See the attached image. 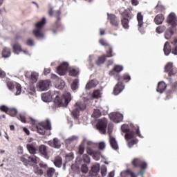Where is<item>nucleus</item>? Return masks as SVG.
I'll return each mask as SVG.
<instances>
[{
	"instance_id": "nucleus-1",
	"label": "nucleus",
	"mask_w": 177,
	"mask_h": 177,
	"mask_svg": "<svg viewBox=\"0 0 177 177\" xmlns=\"http://www.w3.org/2000/svg\"><path fill=\"white\" fill-rule=\"evenodd\" d=\"M53 98H55L54 103L57 107H67L68 103L71 102V94L68 92H65L62 96L60 97L59 92L54 91L53 94L47 92L44 93L41 96L43 102H50Z\"/></svg>"
},
{
	"instance_id": "nucleus-2",
	"label": "nucleus",
	"mask_w": 177,
	"mask_h": 177,
	"mask_svg": "<svg viewBox=\"0 0 177 177\" xmlns=\"http://www.w3.org/2000/svg\"><path fill=\"white\" fill-rule=\"evenodd\" d=\"M132 129H129V125L124 124L122 125L121 130L125 134L124 138L128 142L129 147H133L134 145L138 143V139L135 138V135H138L139 138H143L140 131H139V127L131 126Z\"/></svg>"
},
{
	"instance_id": "nucleus-3",
	"label": "nucleus",
	"mask_w": 177,
	"mask_h": 177,
	"mask_svg": "<svg viewBox=\"0 0 177 177\" xmlns=\"http://www.w3.org/2000/svg\"><path fill=\"white\" fill-rule=\"evenodd\" d=\"M168 26H170L169 28L165 32V38L166 39H169L174 34H175V31H176L177 27V17L174 12H171L167 17L166 20Z\"/></svg>"
},
{
	"instance_id": "nucleus-4",
	"label": "nucleus",
	"mask_w": 177,
	"mask_h": 177,
	"mask_svg": "<svg viewBox=\"0 0 177 177\" xmlns=\"http://www.w3.org/2000/svg\"><path fill=\"white\" fill-rule=\"evenodd\" d=\"M86 110V103L85 101H77L73 106L71 114L75 120H78L80 112Z\"/></svg>"
},
{
	"instance_id": "nucleus-5",
	"label": "nucleus",
	"mask_w": 177,
	"mask_h": 177,
	"mask_svg": "<svg viewBox=\"0 0 177 177\" xmlns=\"http://www.w3.org/2000/svg\"><path fill=\"white\" fill-rule=\"evenodd\" d=\"M48 15L51 17L54 15L55 17H56L57 19V21L54 24L53 28L52 29L53 32L54 34H56L57 30H59V28H62V24L59 22L61 20L60 15H62V12L60 11V10L54 11L53 8H50L48 10Z\"/></svg>"
},
{
	"instance_id": "nucleus-6",
	"label": "nucleus",
	"mask_w": 177,
	"mask_h": 177,
	"mask_svg": "<svg viewBox=\"0 0 177 177\" xmlns=\"http://www.w3.org/2000/svg\"><path fill=\"white\" fill-rule=\"evenodd\" d=\"M36 128L39 135H45L46 131H50L52 129V123H50L49 120H46V122L38 123Z\"/></svg>"
},
{
	"instance_id": "nucleus-7",
	"label": "nucleus",
	"mask_w": 177,
	"mask_h": 177,
	"mask_svg": "<svg viewBox=\"0 0 177 177\" xmlns=\"http://www.w3.org/2000/svg\"><path fill=\"white\" fill-rule=\"evenodd\" d=\"M46 24V18L43 17L40 21L35 24L36 30H33V34L36 38H44V32L42 30L44 26Z\"/></svg>"
},
{
	"instance_id": "nucleus-8",
	"label": "nucleus",
	"mask_w": 177,
	"mask_h": 177,
	"mask_svg": "<svg viewBox=\"0 0 177 177\" xmlns=\"http://www.w3.org/2000/svg\"><path fill=\"white\" fill-rule=\"evenodd\" d=\"M132 19L131 12L128 10H124L121 14V25L124 30H129V21Z\"/></svg>"
},
{
	"instance_id": "nucleus-9",
	"label": "nucleus",
	"mask_w": 177,
	"mask_h": 177,
	"mask_svg": "<svg viewBox=\"0 0 177 177\" xmlns=\"http://www.w3.org/2000/svg\"><path fill=\"white\" fill-rule=\"evenodd\" d=\"M134 168H140L141 171L139 172V175L143 176L145 175V169L147 168V163L140 158H134L131 162Z\"/></svg>"
},
{
	"instance_id": "nucleus-10",
	"label": "nucleus",
	"mask_w": 177,
	"mask_h": 177,
	"mask_svg": "<svg viewBox=\"0 0 177 177\" xmlns=\"http://www.w3.org/2000/svg\"><path fill=\"white\" fill-rule=\"evenodd\" d=\"M107 124L108 121L107 119H106L105 118L100 119L97 121V123L96 124L97 129H98L99 132L100 133H102V135H104V133H106V131L107 129Z\"/></svg>"
},
{
	"instance_id": "nucleus-11",
	"label": "nucleus",
	"mask_w": 177,
	"mask_h": 177,
	"mask_svg": "<svg viewBox=\"0 0 177 177\" xmlns=\"http://www.w3.org/2000/svg\"><path fill=\"white\" fill-rule=\"evenodd\" d=\"M21 161L24 162L25 165H28V162H33V164H37L39 161V158L32 156H30L28 155H23L20 158Z\"/></svg>"
},
{
	"instance_id": "nucleus-12",
	"label": "nucleus",
	"mask_w": 177,
	"mask_h": 177,
	"mask_svg": "<svg viewBox=\"0 0 177 177\" xmlns=\"http://www.w3.org/2000/svg\"><path fill=\"white\" fill-rule=\"evenodd\" d=\"M44 169H48V165L40 162L39 165L34 166L33 171L38 175H44Z\"/></svg>"
},
{
	"instance_id": "nucleus-13",
	"label": "nucleus",
	"mask_w": 177,
	"mask_h": 177,
	"mask_svg": "<svg viewBox=\"0 0 177 177\" xmlns=\"http://www.w3.org/2000/svg\"><path fill=\"white\" fill-rule=\"evenodd\" d=\"M109 117L110 120H111V121H113V122H115L116 124L121 122V121L124 120V116L122 115V114L119 113H110Z\"/></svg>"
},
{
	"instance_id": "nucleus-14",
	"label": "nucleus",
	"mask_w": 177,
	"mask_h": 177,
	"mask_svg": "<svg viewBox=\"0 0 177 177\" xmlns=\"http://www.w3.org/2000/svg\"><path fill=\"white\" fill-rule=\"evenodd\" d=\"M50 86V81L49 80H41L37 83V88L40 91H48Z\"/></svg>"
},
{
	"instance_id": "nucleus-15",
	"label": "nucleus",
	"mask_w": 177,
	"mask_h": 177,
	"mask_svg": "<svg viewBox=\"0 0 177 177\" xmlns=\"http://www.w3.org/2000/svg\"><path fill=\"white\" fill-rule=\"evenodd\" d=\"M68 69V63L64 62L57 68V73L59 75H64Z\"/></svg>"
},
{
	"instance_id": "nucleus-16",
	"label": "nucleus",
	"mask_w": 177,
	"mask_h": 177,
	"mask_svg": "<svg viewBox=\"0 0 177 177\" xmlns=\"http://www.w3.org/2000/svg\"><path fill=\"white\" fill-rule=\"evenodd\" d=\"M125 89V85H124V83L122 82L118 81V84L115 86L113 88V95L117 96V95H120V93H122V91Z\"/></svg>"
},
{
	"instance_id": "nucleus-17",
	"label": "nucleus",
	"mask_w": 177,
	"mask_h": 177,
	"mask_svg": "<svg viewBox=\"0 0 177 177\" xmlns=\"http://www.w3.org/2000/svg\"><path fill=\"white\" fill-rule=\"evenodd\" d=\"M87 153L89 156H92V157L96 161H99L100 160V151H94L91 147L87 148Z\"/></svg>"
},
{
	"instance_id": "nucleus-18",
	"label": "nucleus",
	"mask_w": 177,
	"mask_h": 177,
	"mask_svg": "<svg viewBox=\"0 0 177 177\" xmlns=\"http://www.w3.org/2000/svg\"><path fill=\"white\" fill-rule=\"evenodd\" d=\"M108 19L110 20V23L112 26H114L115 27H118V26H120V22L118 21V19H117L115 15L108 14Z\"/></svg>"
},
{
	"instance_id": "nucleus-19",
	"label": "nucleus",
	"mask_w": 177,
	"mask_h": 177,
	"mask_svg": "<svg viewBox=\"0 0 177 177\" xmlns=\"http://www.w3.org/2000/svg\"><path fill=\"white\" fill-rule=\"evenodd\" d=\"M143 15H142V12H139L137 14V20H138V30L140 31V30L142 28H143V26L145 24V22L143 21Z\"/></svg>"
},
{
	"instance_id": "nucleus-20",
	"label": "nucleus",
	"mask_w": 177,
	"mask_h": 177,
	"mask_svg": "<svg viewBox=\"0 0 177 177\" xmlns=\"http://www.w3.org/2000/svg\"><path fill=\"white\" fill-rule=\"evenodd\" d=\"M39 151L40 154H41V156L44 157V158H47V160L49 159V155L48 154V148L46 147V146L44 145H41L39 148Z\"/></svg>"
},
{
	"instance_id": "nucleus-21",
	"label": "nucleus",
	"mask_w": 177,
	"mask_h": 177,
	"mask_svg": "<svg viewBox=\"0 0 177 177\" xmlns=\"http://www.w3.org/2000/svg\"><path fill=\"white\" fill-rule=\"evenodd\" d=\"M48 146H50L51 147H55V149L60 148V146L62 145L60 144V141L57 138H54L53 141L50 140L48 142Z\"/></svg>"
},
{
	"instance_id": "nucleus-22",
	"label": "nucleus",
	"mask_w": 177,
	"mask_h": 177,
	"mask_svg": "<svg viewBox=\"0 0 177 177\" xmlns=\"http://www.w3.org/2000/svg\"><path fill=\"white\" fill-rule=\"evenodd\" d=\"M115 80L120 82H122V81H126V82H129V81H131V75H129V74L128 73H126L124 74L122 76H116Z\"/></svg>"
},
{
	"instance_id": "nucleus-23",
	"label": "nucleus",
	"mask_w": 177,
	"mask_h": 177,
	"mask_svg": "<svg viewBox=\"0 0 177 177\" xmlns=\"http://www.w3.org/2000/svg\"><path fill=\"white\" fill-rule=\"evenodd\" d=\"M12 48L14 50V53H17V55H19V52H24V53H27V51L23 50L21 48V46L19 43H15L12 46Z\"/></svg>"
},
{
	"instance_id": "nucleus-24",
	"label": "nucleus",
	"mask_w": 177,
	"mask_h": 177,
	"mask_svg": "<svg viewBox=\"0 0 177 177\" xmlns=\"http://www.w3.org/2000/svg\"><path fill=\"white\" fill-rule=\"evenodd\" d=\"M109 143L112 149H113V150H118V143L117 142V140L114 137L110 136Z\"/></svg>"
},
{
	"instance_id": "nucleus-25",
	"label": "nucleus",
	"mask_w": 177,
	"mask_h": 177,
	"mask_svg": "<svg viewBox=\"0 0 177 177\" xmlns=\"http://www.w3.org/2000/svg\"><path fill=\"white\" fill-rule=\"evenodd\" d=\"M165 55L166 56H168L169 55V53H172V47H171V45H169V42L166 41L165 45H164V48H163Z\"/></svg>"
},
{
	"instance_id": "nucleus-26",
	"label": "nucleus",
	"mask_w": 177,
	"mask_h": 177,
	"mask_svg": "<svg viewBox=\"0 0 177 177\" xmlns=\"http://www.w3.org/2000/svg\"><path fill=\"white\" fill-rule=\"evenodd\" d=\"M167 89V84L164 82H160L158 84V87H157V92H159L160 93H162L164 91Z\"/></svg>"
},
{
	"instance_id": "nucleus-27",
	"label": "nucleus",
	"mask_w": 177,
	"mask_h": 177,
	"mask_svg": "<svg viewBox=\"0 0 177 177\" xmlns=\"http://www.w3.org/2000/svg\"><path fill=\"white\" fill-rule=\"evenodd\" d=\"M164 15L162 14H158L155 17L154 21L157 25L162 24V22L165 20Z\"/></svg>"
},
{
	"instance_id": "nucleus-28",
	"label": "nucleus",
	"mask_w": 177,
	"mask_h": 177,
	"mask_svg": "<svg viewBox=\"0 0 177 177\" xmlns=\"http://www.w3.org/2000/svg\"><path fill=\"white\" fill-rule=\"evenodd\" d=\"M155 10L156 13H161L165 10V7L161 4V1H158Z\"/></svg>"
},
{
	"instance_id": "nucleus-29",
	"label": "nucleus",
	"mask_w": 177,
	"mask_h": 177,
	"mask_svg": "<svg viewBox=\"0 0 177 177\" xmlns=\"http://www.w3.org/2000/svg\"><path fill=\"white\" fill-rule=\"evenodd\" d=\"M10 54H11L10 48L8 47L3 48L2 53H1L3 57H5V58L9 57L10 56Z\"/></svg>"
},
{
	"instance_id": "nucleus-30",
	"label": "nucleus",
	"mask_w": 177,
	"mask_h": 177,
	"mask_svg": "<svg viewBox=\"0 0 177 177\" xmlns=\"http://www.w3.org/2000/svg\"><path fill=\"white\" fill-rule=\"evenodd\" d=\"M106 59H107V57L106 56V55H102V56L98 57V59L96 61V64L97 66H100V64H103L104 62H106Z\"/></svg>"
},
{
	"instance_id": "nucleus-31",
	"label": "nucleus",
	"mask_w": 177,
	"mask_h": 177,
	"mask_svg": "<svg viewBox=\"0 0 177 177\" xmlns=\"http://www.w3.org/2000/svg\"><path fill=\"white\" fill-rule=\"evenodd\" d=\"M27 149L28 150L29 153H30V154H35L36 151H37V149L35 148V147H34V145L32 144H28L26 145Z\"/></svg>"
},
{
	"instance_id": "nucleus-32",
	"label": "nucleus",
	"mask_w": 177,
	"mask_h": 177,
	"mask_svg": "<svg viewBox=\"0 0 177 177\" xmlns=\"http://www.w3.org/2000/svg\"><path fill=\"white\" fill-rule=\"evenodd\" d=\"M171 45L173 55H177V38H175L174 41H171Z\"/></svg>"
},
{
	"instance_id": "nucleus-33",
	"label": "nucleus",
	"mask_w": 177,
	"mask_h": 177,
	"mask_svg": "<svg viewBox=\"0 0 177 177\" xmlns=\"http://www.w3.org/2000/svg\"><path fill=\"white\" fill-rule=\"evenodd\" d=\"M55 172H56V169H55V168L47 167V170H46L47 177H53V175H55Z\"/></svg>"
},
{
	"instance_id": "nucleus-34",
	"label": "nucleus",
	"mask_w": 177,
	"mask_h": 177,
	"mask_svg": "<svg viewBox=\"0 0 177 177\" xmlns=\"http://www.w3.org/2000/svg\"><path fill=\"white\" fill-rule=\"evenodd\" d=\"M62 162H63V159L62 158V157L57 156L55 158V162H54L55 167H58L59 168V167H62Z\"/></svg>"
},
{
	"instance_id": "nucleus-35",
	"label": "nucleus",
	"mask_w": 177,
	"mask_h": 177,
	"mask_svg": "<svg viewBox=\"0 0 177 177\" xmlns=\"http://www.w3.org/2000/svg\"><path fill=\"white\" fill-rule=\"evenodd\" d=\"M30 80L32 83L37 82L38 81V73L32 72L30 75Z\"/></svg>"
},
{
	"instance_id": "nucleus-36",
	"label": "nucleus",
	"mask_w": 177,
	"mask_h": 177,
	"mask_svg": "<svg viewBox=\"0 0 177 177\" xmlns=\"http://www.w3.org/2000/svg\"><path fill=\"white\" fill-rule=\"evenodd\" d=\"M174 64L172 62L167 63L165 66V73H168L174 68Z\"/></svg>"
},
{
	"instance_id": "nucleus-37",
	"label": "nucleus",
	"mask_w": 177,
	"mask_h": 177,
	"mask_svg": "<svg viewBox=\"0 0 177 177\" xmlns=\"http://www.w3.org/2000/svg\"><path fill=\"white\" fill-rule=\"evenodd\" d=\"M92 97H93V99H99L102 97V93H100V90L94 91L92 94Z\"/></svg>"
},
{
	"instance_id": "nucleus-38",
	"label": "nucleus",
	"mask_w": 177,
	"mask_h": 177,
	"mask_svg": "<svg viewBox=\"0 0 177 177\" xmlns=\"http://www.w3.org/2000/svg\"><path fill=\"white\" fill-rule=\"evenodd\" d=\"M66 86V83L63 80H59L55 84V87L58 89H63Z\"/></svg>"
},
{
	"instance_id": "nucleus-39",
	"label": "nucleus",
	"mask_w": 177,
	"mask_h": 177,
	"mask_svg": "<svg viewBox=\"0 0 177 177\" xmlns=\"http://www.w3.org/2000/svg\"><path fill=\"white\" fill-rule=\"evenodd\" d=\"M80 81L78 80V79H75L72 84H71V89L72 91H77V89H78V84H79Z\"/></svg>"
},
{
	"instance_id": "nucleus-40",
	"label": "nucleus",
	"mask_w": 177,
	"mask_h": 177,
	"mask_svg": "<svg viewBox=\"0 0 177 177\" xmlns=\"http://www.w3.org/2000/svg\"><path fill=\"white\" fill-rule=\"evenodd\" d=\"M102 115V111L100 109H94V111L92 114L93 118H99Z\"/></svg>"
},
{
	"instance_id": "nucleus-41",
	"label": "nucleus",
	"mask_w": 177,
	"mask_h": 177,
	"mask_svg": "<svg viewBox=\"0 0 177 177\" xmlns=\"http://www.w3.org/2000/svg\"><path fill=\"white\" fill-rule=\"evenodd\" d=\"M80 74V69H71L69 71V75L71 77H77Z\"/></svg>"
},
{
	"instance_id": "nucleus-42",
	"label": "nucleus",
	"mask_w": 177,
	"mask_h": 177,
	"mask_svg": "<svg viewBox=\"0 0 177 177\" xmlns=\"http://www.w3.org/2000/svg\"><path fill=\"white\" fill-rule=\"evenodd\" d=\"M165 30H167V27H165V26H160L156 28V32L158 34H162V32H165Z\"/></svg>"
},
{
	"instance_id": "nucleus-43",
	"label": "nucleus",
	"mask_w": 177,
	"mask_h": 177,
	"mask_svg": "<svg viewBox=\"0 0 177 177\" xmlns=\"http://www.w3.org/2000/svg\"><path fill=\"white\" fill-rule=\"evenodd\" d=\"M7 114H9L11 117H15V115H17V109L15 108L9 109Z\"/></svg>"
},
{
	"instance_id": "nucleus-44",
	"label": "nucleus",
	"mask_w": 177,
	"mask_h": 177,
	"mask_svg": "<svg viewBox=\"0 0 177 177\" xmlns=\"http://www.w3.org/2000/svg\"><path fill=\"white\" fill-rule=\"evenodd\" d=\"M15 89L17 91L15 93L16 96H17L21 93V85H20V84L16 83Z\"/></svg>"
},
{
	"instance_id": "nucleus-45",
	"label": "nucleus",
	"mask_w": 177,
	"mask_h": 177,
	"mask_svg": "<svg viewBox=\"0 0 177 177\" xmlns=\"http://www.w3.org/2000/svg\"><path fill=\"white\" fill-rule=\"evenodd\" d=\"M96 84H95V81L91 80V82H88L86 85V89H92V88H95Z\"/></svg>"
},
{
	"instance_id": "nucleus-46",
	"label": "nucleus",
	"mask_w": 177,
	"mask_h": 177,
	"mask_svg": "<svg viewBox=\"0 0 177 177\" xmlns=\"http://www.w3.org/2000/svg\"><path fill=\"white\" fill-rule=\"evenodd\" d=\"M123 70H124V67L120 65H115L113 68V71H115V73H121V71H122Z\"/></svg>"
},
{
	"instance_id": "nucleus-47",
	"label": "nucleus",
	"mask_w": 177,
	"mask_h": 177,
	"mask_svg": "<svg viewBox=\"0 0 177 177\" xmlns=\"http://www.w3.org/2000/svg\"><path fill=\"white\" fill-rule=\"evenodd\" d=\"M100 171V166L99 165H93L91 167V172H93V174H97Z\"/></svg>"
},
{
	"instance_id": "nucleus-48",
	"label": "nucleus",
	"mask_w": 177,
	"mask_h": 177,
	"mask_svg": "<svg viewBox=\"0 0 177 177\" xmlns=\"http://www.w3.org/2000/svg\"><path fill=\"white\" fill-rule=\"evenodd\" d=\"M106 57H113L114 54L113 53V48L109 47V50L106 51V55H105Z\"/></svg>"
},
{
	"instance_id": "nucleus-49",
	"label": "nucleus",
	"mask_w": 177,
	"mask_h": 177,
	"mask_svg": "<svg viewBox=\"0 0 177 177\" xmlns=\"http://www.w3.org/2000/svg\"><path fill=\"white\" fill-rule=\"evenodd\" d=\"M169 77H173L174 75H177V68L176 67L173 68L168 73Z\"/></svg>"
},
{
	"instance_id": "nucleus-50",
	"label": "nucleus",
	"mask_w": 177,
	"mask_h": 177,
	"mask_svg": "<svg viewBox=\"0 0 177 177\" xmlns=\"http://www.w3.org/2000/svg\"><path fill=\"white\" fill-rule=\"evenodd\" d=\"M82 160L84 162H86V164H89V162H91V158L87 154L83 155Z\"/></svg>"
},
{
	"instance_id": "nucleus-51",
	"label": "nucleus",
	"mask_w": 177,
	"mask_h": 177,
	"mask_svg": "<svg viewBox=\"0 0 177 177\" xmlns=\"http://www.w3.org/2000/svg\"><path fill=\"white\" fill-rule=\"evenodd\" d=\"M84 151H85V147L82 144L78 148V154L82 156V154H84Z\"/></svg>"
},
{
	"instance_id": "nucleus-52",
	"label": "nucleus",
	"mask_w": 177,
	"mask_h": 177,
	"mask_svg": "<svg viewBox=\"0 0 177 177\" xmlns=\"http://www.w3.org/2000/svg\"><path fill=\"white\" fill-rule=\"evenodd\" d=\"M9 109L10 108H8V106H6L5 105H2L0 106L1 111H3V113H6V114H8V113L9 112Z\"/></svg>"
},
{
	"instance_id": "nucleus-53",
	"label": "nucleus",
	"mask_w": 177,
	"mask_h": 177,
	"mask_svg": "<svg viewBox=\"0 0 177 177\" xmlns=\"http://www.w3.org/2000/svg\"><path fill=\"white\" fill-rule=\"evenodd\" d=\"M81 171L82 174H87L88 169L86 165H82L81 167Z\"/></svg>"
},
{
	"instance_id": "nucleus-54",
	"label": "nucleus",
	"mask_w": 177,
	"mask_h": 177,
	"mask_svg": "<svg viewBox=\"0 0 177 177\" xmlns=\"http://www.w3.org/2000/svg\"><path fill=\"white\" fill-rule=\"evenodd\" d=\"M99 42L102 46H110V44L103 39H100Z\"/></svg>"
},
{
	"instance_id": "nucleus-55",
	"label": "nucleus",
	"mask_w": 177,
	"mask_h": 177,
	"mask_svg": "<svg viewBox=\"0 0 177 177\" xmlns=\"http://www.w3.org/2000/svg\"><path fill=\"white\" fill-rule=\"evenodd\" d=\"M18 118L20 120V121H21V122H24V124H26V122H27L26 116L24 114H19Z\"/></svg>"
},
{
	"instance_id": "nucleus-56",
	"label": "nucleus",
	"mask_w": 177,
	"mask_h": 177,
	"mask_svg": "<svg viewBox=\"0 0 177 177\" xmlns=\"http://www.w3.org/2000/svg\"><path fill=\"white\" fill-rule=\"evenodd\" d=\"M26 45H28V46H34V40H32V39H28L26 40Z\"/></svg>"
},
{
	"instance_id": "nucleus-57",
	"label": "nucleus",
	"mask_w": 177,
	"mask_h": 177,
	"mask_svg": "<svg viewBox=\"0 0 177 177\" xmlns=\"http://www.w3.org/2000/svg\"><path fill=\"white\" fill-rule=\"evenodd\" d=\"M113 128H114V126L113 125V124H109L108 125V132L109 135L111 133V132H113Z\"/></svg>"
},
{
	"instance_id": "nucleus-58",
	"label": "nucleus",
	"mask_w": 177,
	"mask_h": 177,
	"mask_svg": "<svg viewBox=\"0 0 177 177\" xmlns=\"http://www.w3.org/2000/svg\"><path fill=\"white\" fill-rule=\"evenodd\" d=\"M107 174V169L106 168H102L101 169V175L102 176H106V174Z\"/></svg>"
},
{
	"instance_id": "nucleus-59",
	"label": "nucleus",
	"mask_w": 177,
	"mask_h": 177,
	"mask_svg": "<svg viewBox=\"0 0 177 177\" xmlns=\"http://www.w3.org/2000/svg\"><path fill=\"white\" fill-rule=\"evenodd\" d=\"M106 147V144L104 142H100L99 143V149L100 150H103Z\"/></svg>"
},
{
	"instance_id": "nucleus-60",
	"label": "nucleus",
	"mask_w": 177,
	"mask_h": 177,
	"mask_svg": "<svg viewBox=\"0 0 177 177\" xmlns=\"http://www.w3.org/2000/svg\"><path fill=\"white\" fill-rule=\"evenodd\" d=\"M131 2L133 6H138L139 5V1L138 0H131Z\"/></svg>"
},
{
	"instance_id": "nucleus-61",
	"label": "nucleus",
	"mask_w": 177,
	"mask_h": 177,
	"mask_svg": "<svg viewBox=\"0 0 177 177\" xmlns=\"http://www.w3.org/2000/svg\"><path fill=\"white\" fill-rule=\"evenodd\" d=\"M5 77H6V73L0 69V78H5Z\"/></svg>"
},
{
	"instance_id": "nucleus-62",
	"label": "nucleus",
	"mask_w": 177,
	"mask_h": 177,
	"mask_svg": "<svg viewBox=\"0 0 177 177\" xmlns=\"http://www.w3.org/2000/svg\"><path fill=\"white\" fill-rule=\"evenodd\" d=\"M48 74H50V68H44V75H48Z\"/></svg>"
},
{
	"instance_id": "nucleus-63",
	"label": "nucleus",
	"mask_w": 177,
	"mask_h": 177,
	"mask_svg": "<svg viewBox=\"0 0 177 177\" xmlns=\"http://www.w3.org/2000/svg\"><path fill=\"white\" fill-rule=\"evenodd\" d=\"M8 87L9 88V89H10V91H12V89H15V84L12 82H8Z\"/></svg>"
},
{
	"instance_id": "nucleus-64",
	"label": "nucleus",
	"mask_w": 177,
	"mask_h": 177,
	"mask_svg": "<svg viewBox=\"0 0 177 177\" xmlns=\"http://www.w3.org/2000/svg\"><path fill=\"white\" fill-rule=\"evenodd\" d=\"M171 88H172V89H176V88H177V82H175L171 84Z\"/></svg>"
}]
</instances>
